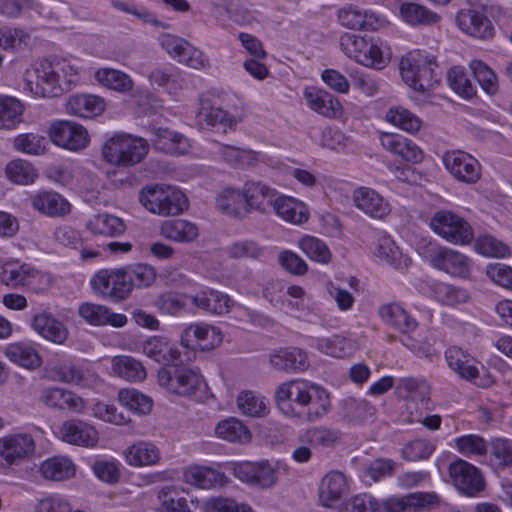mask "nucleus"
<instances>
[{"label":"nucleus","instance_id":"12","mask_svg":"<svg viewBox=\"0 0 512 512\" xmlns=\"http://www.w3.org/2000/svg\"><path fill=\"white\" fill-rule=\"evenodd\" d=\"M430 261L438 269L451 277L468 279L472 274L471 259L451 248H440L430 255Z\"/></svg>","mask_w":512,"mask_h":512},{"label":"nucleus","instance_id":"22","mask_svg":"<svg viewBox=\"0 0 512 512\" xmlns=\"http://www.w3.org/2000/svg\"><path fill=\"white\" fill-rule=\"evenodd\" d=\"M40 401L47 407L57 410L81 412L84 408V401L80 396L60 387L44 388L40 394Z\"/></svg>","mask_w":512,"mask_h":512},{"label":"nucleus","instance_id":"23","mask_svg":"<svg viewBox=\"0 0 512 512\" xmlns=\"http://www.w3.org/2000/svg\"><path fill=\"white\" fill-rule=\"evenodd\" d=\"M304 98L307 106L322 116L336 118L341 114V103L324 89L308 87L304 91Z\"/></svg>","mask_w":512,"mask_h":512},{"label":"nucleus","instance_id":"38","mask_svg":"<svg viewBox=\"0 0 512 512\" xmlns=\"http://www.w3.org/2000/svg\"><path fill=\"white\" fill-rule=\"evenodd\" d=\"M143 353L150 359L167 367L180 358L178 349L163 337L154 336L147 339L142 346Z\"/></svg>","mask_w":512,"mask_h":512},{"label":"nucleus","instance_id":"18","mask_svg":"<svg viewBox=\"0 0 512 512\" xmlns=\"http://www.w3.org/2000/svg\"><path fill=\"white\" fill-rule=\"evenodd\" d=\"M456 22L463 32L478 39H489L494 34L492 22L486 15L473 9L459 11Z\"/></svg>","mask_w":512,"mask_h":512},{"label":"nucleus","instance_id":"16","mask_svg":"<svg viewBox=\"0 0 512 512\" xmlns=\"http://www.w3.org/2000/svg\"><path fill=\"white\" fill-rule=\"evenodd\" d=\"M30 325L36 334L55 344H64L69 336L64 323L46 311L35 313L31 318Z\"/></svg>","mask_w":512,"mask_h":512},{"label":"nucleus","instance_id":"3","mask_svg":"<svg viewBox=\"0 0 512 512\" xmlns=\"http://www.w3.org/2000/svg\"><path fill=\"white\" fill-rule=\"evenodd\" d=\"M435 57L420 51L409 53L400 61V72L404 82L413 90L425 93L438 83Z\"/></svg>","mask_w":512,"mask_h":512},{"label":"nucleus","instance_id":"57","mask_svg":"<svg viewBox=\"0 0 512 512\" xmlns=\"http://www.w3.org/2000/svg\"><path fill=\"white\" fill-rule=\"evenodd\" d=\"M119 402L129 410L138 414L150 413L153 401L134 388H124L118 393Z\"/></svg>","mask_w":512,"mask_h":512},{"label":"nucleus","instance_id":"48","mask_svg":"<svg viewBox=\"0 0 512 512\" xmlns=\"http://www.w3.org/2000/svg\"><path fill=\"white\" fill-rule=\"evenodd\" d=\"M96 81L102 86L121 94L132 91L134 82L123 71L112 68H101L95 72Z\"/></svg>","mask_w":512,"mask_h":512},{"label":"nucleus","instance_id":"46","mask_svg":"<svg viewBox=\"0 0 512 512\" xmlns=\"http://www.w3.org/2000/svg\"><path fill=\"white\" fill-rule=\"evenodd\" d=\"M218 438L232 442L245 444L251 440V432L239 419L230 417L220 421L215 427Z\"/></svg>","mask_w":512,"mask_h":512},{"label":"nucleus","instance_id":"49","mask_svg":"<svg viewBox=\"0 0 512 512\" xmlns=\"http://www.w3.org/2000/svg\"><path fill=\"white\" fill-rule=\"evenodd\" d=\"M185 479L191 485L201 489H210L222 486L225 483V475L217 470L194 466L188 468L184 473Z\"/></svg>","mask_w":512,"mask_h":512},{"label":"nucleus","instance_id":"30","mask_svg":"<svg viewBox=\"0 0 512 512\" xmlns=\"http://www.w3.org/2000/svg\"><path fill=\"white\" fill-rule=\"evenodd\" d=\"M347 490L346 476L338 471L328 472L319 485V501L324 507H332Z\"/></svg>","mask_w":512,"mask_h":512},{"label":"nucleus","instance_id":"56","mask_svg":"<svg viewBox=\"0 0 512 512\" xmlns=\"http://www.w3.org/2000/svg\"><path fill=\"white\" fill-rule=\"evenodd\" d=\"M387 122L408 132L415 133L420 130L422 121L408 109L402 106L391 107L385 115Z\"/></svg>","mask_w":512,"mask_h":512},{"label":"nucleus","instance_id":"47","mask_svg":"<svg viewBox=\"0 0 512 512\" xmlns=\"http://www.w3.org/2000/svg\"><path fill=\"white\" fill-rule=\"evenodd\" d=\"M271 210L293 224H301L308 220V211L304 204L290 197L277 196Z\"/></svg>","mask_w":512,"mask_h":512},{"label":"nucleus","instance_id":"15","mask_svg":"<svg viewBox=\"0 0 512 512\" xmlns=\"http://www.w3.org/2000/svg\"><path fill=\"white\" fill-rule=\"evenodd\" d=\"M34 451L35 441L29 433H14L0 438V456L8 464L21 461Z\"/></svg>","mask_w":512,"mask_h":512},{"label":"nucleus","instance_id":"55","mask_svg":"<svg viewBox=\"0 0 512 512\" xmlns=\"http://www.w3.org/2000/svg\"><path fill=\"white\" fill-rule=\"evenodd\" d=\"M31 40V35L19 27L0 28V48L7 52H17L26 48Z\"/></svg>","mask_w":512,"mask_h":512},{"label":"nucleus","instance_id":"34","mask_svg":"<svg viewBox=\"0 0 512 512\" xmlns=\"http://www.w3.org/2000/svg\"><path fill=\"white\" fill-rule=\"evenodd\" d=\"M270 363L275 369L286 372H301L309 366L307 354L300 348L277 350L270 355Z\"/></svg>","mask_w":512,"mask_h":512},{"label":"nucleus","instance_id":"24","mask_svg":"<svg viewBox=\"0 0 512 512\" xmlns=\"http://www.w3.org/2000/svg\"><path fill=\"white\" fill-rule=\"evenodd\" d=\"M247 212L257 210L261 213L269 212L278 196L275 189L261 182H247L244 185Z\"/></svg>","mask_w":512,"mask_h":512},{"label":"nucleus","instance_id":"59","mask_svg":"<svg viewBox=\"0 0 512 512\" xmlns=\"http://www.w3.org/2000/svg\"><path fill=\"white\" fill-rule=\"evenodd\" d=\"M457 451L465 457H482L488 453L486 440L477 434H467L455 439Z\"/></svg>","mask_w":512,"mask_h":512},{"label":"nucleus","instance_id":"29","mask_svg":"<svg viewBox=\"0 0 512 512\" xmlns=\"http://www.w3.org/2000/svg\"><path fill=\"white\" fill-rule=\"evenodd\" d=\"M379 315L386 325L403 334L413 332L418 326L416 319L395 302L381 306Z\"/></svg>","mask_w":512,"mask_h":512},{"label":"nucleus","instance_id":"37","mask_svg":"<svg viewBox=\"0 0 512 512\" xmlns=\"http://www.w3.org/2000/svg\"><path fill=\"white\" fill-rule=\"evenodd\" d=\"M105 110V100L91 94H77L70 96L66 103L68 114L82 118H91Z\"/></svg>","mask_w":512,"mask_h":512},{"label":"nucleus","instance_id":"54","mask_svg":"<svg viewBox=\"0 0 512 512\" xmlns=\"http://www.w3.org/2000/svg\"><path fill=\"white\" fill-rule=\"evenodd\" d=\"M240 412L250 417H264L268 414V400L253 391H242L237 397Z\"/></svg>","mask_w":512,"mask_h":512},{"label":"nucleus","instance_id":"53","mask_svg":"<svg viewBox=\"0 0 512 512\" xmlns=\"http://www.w3.org/2000/svg\"><path fill=\"white\" fill-rule=\"evenodd\" d=\"M375 408L365 399L346 398L341 401L340 414L349 422L360 423L371 418Z\"/></svg>","mask_w":512,"mask_h":512},{"label":"nucleus","instance_id":"40","mask_svg":"<svg viewBox=\"0 0 512 512\" xmlns=\"http://www.w3.org/2000/svg\"><path fill=\"white\" fill-rule=\"evenodd\" d=\"M219 159L235 168L254 166L258 162V153L236 146L219 144L214 152Z\"/></svg>","mask_w":512,"mask_h":512},{"label":"nucleus","instance_id":"60","mask_svg":"<svg viewBox=\"0 0 512 512\" xmlns=\"http://www.w3.org/2000/svg\"><path fill=\"white\" fill-rule=\"evenodd\" d=\"M7 177L16 184H32L38 177L37 170L25 160L17 159L7 164L5 169Z\"/></svg>","mask_w":512,"mask_h":512},{"label":"nucleus","instance_id":"4","mask_svg":"<svg viewBox=\"0 0 512 512\" xmlns=\"http://www.w3.org/2000/svg\"><path fill=\"white\" fill-rule=\"evenodd\" d=\"M158 383L179 396H191L206 386L199 370L181 363L180 359L158 371Z\"/></svg>","mask_w":512,"mask_h":512},{"label":"nucleus","instance_id":"39","mask_svg":"<svg viewBox=\"0 0 512 512\" xmlns=\"http://www.w3.org/2000/svg\"><path fill=\"white\" fill-rule=\"evenodd\" d=\"M399 16L403 22L414 27L433 25L440 20V16L426 6L407 1L399 4Z\"/></svg>","mask_w":512,"mask_h":512},{"label":"nucleus","instance_id":"62","mask_svg":"<svg viewBox=\"0 0 512 512\" xmlns=\"http://www.w3.org/2000/svg\"><path fill=\"white\" fill-rule=\"evenodd\" d=\"M469 67L474 78L487 94L494 95L498 91L497 75L489 66L480 60H472Z\"/></svg>","mask_w":512,"mask_h":512},{"label":"nucleus","instance_id":"45","mask_svg":"<svg viewBox=\"0 0 512 512\" xmlns=\"http://www.w3.org/2000/svg\"><path fill=\"white\" fill-rule=\"evenodd\" d=\"M40 472L45 479L64 481L75 475L76 468L67 457L54 456L41 463Z\"/></svg>","mask_w":512,"mask_h":512},{"label":"nucleus","instance_id":"32","mask_svg":"<svg viewBox=\"0 0 512 512\" xmlns=\"http://www.w3.org/2000/svg\"><path fill=\"white\" fill-rule=\"evenodd\" d=\"M85 228L95 236L118 237L125 233L126 224L120 217L104 212L92 215Z\"/></svg>","mask_w":512,"mask_h":512},{"label":"nucleus","instance_id":"20","mask_svg":"<svg viewBox=\"0 0 512 512\" xmlns=\"http://www.w3.org/2000/svg\"><path fill=\"white\" fill-rule=\"evenodd\" d=\"M30 201L36 211L49 217H64L71 211L68 200L55 191H40Z\"/></svg>","mask_w":512,"mask_h":512},{"label":"nucleus","instance_id":"52","mask_svg":"<svg viewBox=\"0 0 512 512\" xmlns=\"http://www.w3.org/2000/svg\"><path fill=\"white\" fill-rule=\"evenodd\" d=\"M315 348L323 354L335 358H344L353 351L352 342L342 335L318 337L314 339Z\"/></svg>","mask_w":512,"mask_h":512},{"label":"nucleus","instance_id":"35","mask_svg":"<svg viewBox=\"0 0 512 512\" xmlns=\"http://www.w3.org/2000/svg\"><path fill=\"white\" fill-rule=\"evenodd\" d=\"M192 335L196 338L198 346L203 351L214 349L222 342L220 329L209 324L198 323L190 325L181 336V344L189 348L188 338Z\"/></svg>","mask_w":512,"mask_h":512},{"label":"nucleus","instance_id":"63","mask_svg":"<svg viewBox=\"0 0 512 512\" xmlns=\"http://www.w3.org/2000/svg\"><path fill=\"white\" fill-rule=\"evenodd\" d=\"M340 438L338 431L326 427H314L308 429L300 438V441L313 447H332Z\"/></svg>","mask_w":512,"mask_h":512},{"label":"nucleus","instance_id":"19","mask_svg":"<svg viewBox=\"0 0 512 512\" xmlns=\"http://www.w3.org/2000/svg\"><path fill=\"white\" fill-rule=\"evenodd\" d=\"M380 143L382 147L410 163H420L423 159V152L418 145L400 134L381 133Z\"/></svg>","mask_w":512,"mask_h":512},{"label":"nucleus","instance_id":"2","mask_svg":"<svg viewBox=\"0 0 512 512\" xmlns=\"http://www.w3.org/2000/svg\"><path fill=\"white\" fill-rule=\"evenodd\" d=\"M36 87L34 93L40 97H58L75 81L76 71L62 62L41 61L35 68Z\"/></svg>","mask_w":512,"mask_h":512},{"label":"nucleus","instance_id":"64","mask_svg":"<svg viewBox=\"0 0 512 512\" xmlns=\"http://www.w3.org/2000/svg\"><path fill=\"white\" fill-rule=\"evenodd\" d=\"M301 250L313 261L327 264L331 261L332 254L328 246L322 240L305 236L299 240Z\"/></svg>","mask_w":512,"mask_h":512},{"label":"nucleus","instance_id":"5","mask_svg":"<svg viewBox=\"0 0 512 512\" xmlns=\"http://www.w3.org/2000/svg\"><path fill=\"white\" fill-rule=\"evenodd\" d=\"M140 201L150 212L163 216L180 214L188 207L185 194L173 186L148 188L141 193Z\"/></svg>","mask_w":512,"mask_h":512},{"label":"nucleus","instance_id":"44","mask_svg":"<svg viewBox=\"0 0 512 512\" xmlns=\"http://www.w3.org/2000/svg\"><path fill=\"white\" fill-rule=\"evenodd\" d=\"M6 357L27 369H35L41 365V358L36 349L28 342H15L5 348Z\"/></svg>","mask_w":512,"mask_h":512},{"label":"nucleus","instance_id":"31","mask_svg":"<svg viewBox=\"0 0 512 512\" xmlns=\"http://www.w3.org/2000/svg\"><path fill=\"white\" fill-rule=\"evenodd\" d=\"M151 141L156 150L171 155H183L190 148L189 140L184 135L166 128L154 130Z\"/></svg>","mask_w":512,"mask_h":512},{"label":"nucleus","instance_id":"21","mask_svg":"<svg viewBox=\"0 0 512 512\" xmlns=\"http://www.w3.org/2000/svg\"><path fill=\"white\" fill-rule=\"evenodd\" d=\"M189 299L198 309L214 315L228 313L233 303L227 294L211 288L199 290Z\"/></svg>","mask_w":512,"mask_h":512},{"label":"nucleus","instance_id":"13","mask_svg":"<svg viewBox=\"0 0 512 512\" xmlns=\"http://www.w3.org/2000/svg\"><path fill=\"white\" fill-rule=\"evenodd\" d=\"M310 384L307 380H292L279 385L275 391V401L279 409L289 417L301 418L302 413L297 412L292 403L304 406Z\"/></svg>","mask_w":512,"mask_h":512},{"label":"nucleus","instance_id":"50","mask_svg":"<svg viewBox=\"0 0 512 512\" xmlns=\"http://www.w3.org/2000/svg\"><path fill=\"white\" fill-rule=\"evenodd\" d=\"M25 107L12 96L0 95V129L12 130L22 122Z\"/></svg>","mask_w":512,"mask_h":512},{"label":"nucleus","instance_id":"7","mask_svg":"<svg viewBox=\"0 0 512 512\" xmlns=\"http://www.w3.org/2000/svg\"><path fill=\"white\" fill-rule=\"evenodd\" d=\"M125 268L100 270L91 279L92 288L103 298L114 302L125 300L131 294Z\"/></svg>","mask_w":512,"mask_h":512},{"label":"nucleus","instance_id":"58","mask_svg":"<svg viewBox=\"0 0 512 512\" xmlns=\"http://www.w3.org/2000/svg\"><path fill=\"white\" fill-rule=\"evenodd\" d=\"M39 272L30 264L7 265L2 273V279L8 285L25 286L30 285L31 280L38 276Z\"/></svg>","mask_w":512,"mask_h":512},{"label":"nucleus","instance_id":"1","mask_svg":"<svg viewBox=\"0 0 512 512\" xmlns=\"http://www.w3.org/2000/svg\"><path fill=\"white\" fill-rule=\"evenodd\" d=\"M149 150L142 137L121 133L109 138L102 147L103 158L118 167H129L140 163Z\"/></svg>","mask_w":512,"mask_h":512},{"label":"nucleus","instance_id":"28","mask_svg":"<svg viewBox=\"0 0 512 512\" xmlns=\"http://www.w3.org/2000/svg\"><path fill=\"white\" fill-rule=\"evenodd\" d=\"M60 435L63 441L79 446H94L98 441L95 428L81 420L65 421L60 427Z\"/></svg>","mask_w":512,"mask_h":512},{"label":"nucleus","instance_id":"17","mask_svg":"<svg viewBox=\"0 0 512 512\" xmlns=\"http://www.w3.org/2000/svg\"><path fill=\"white\" fill-rule=\"evenodd\" d=\"M355 206L374 219H384L390 214L389 203L374 189L359 187L353 192Z\"/></svg>","mask_w":512,"mask_h":512},{"label":"nucleus","instance_id":"61","mask_svg":"<svg viewBox=\"0 0 512 512\" xmlns=\"http://www.w3.org/2000/svg\"><path fill=\"white\" fill-rule=\"evenodd\" d=\"M131 290L133 287L142 289L150 287L156 281V270L153 266L138 263L125 267Z\"/></svg>","mask_w":512,"mask_h":512},{"label":"nucleus","instance_id":"36","mask_svg":"<svg viewBox=\"0 0 512 512\" xmlns=\"http://www.w3.org/2000/svg\"><path fill=\"white\" fill-rule=\"evenodd\" d=\"M438 497L432 493H412L403 497H393L384 502L386 512H415L420 508L437 503Z\"/></svg>","mask_w":512,"mask_h":512},{"label":"nucleus","instance_id":"6","mask_svg":"<svg viewBox=\"0 0 512 512\" xmlns=\"http://www.w3.org/2000/svg\"><path fill=\"white\" fill-rule=\"evenodd\" d=\"M430 228L439 237L454 245H467L474 239L472 226L449 210H439L430 219Z\"/></svg>","mask_w":512,"mask_h":512},{"label":"nucleus","instance_id":"9","mask_svg":"<svg viewBox=\"0 0 512 512\" xmlns=\"http://www.w3.org/2000/svg\"><path fill=\"white\" fill-rule=\"evenodd\" d=\"M442 162L447 171L459 182L474 184L481 177L479 161L465 151H446L442 156Z\"/></svg>","mask_w":512,"mask_h":512},{"label":"nucleus","instance_id":"14","mask_svg":"<svg viewBox=\"0 0 512 512\" xmlns=\"http://www.w3.org/2000/svg\"><path fill=\"white\" fill-rule=\"evenodd\" d=\"M234 475L240 481L259 488H270L277 482L276 470L267 461L240 463L234 467Z\"/></svg>","mask_w":512,"mask_h":512},{"label":"nucleus","instance_id":"26","mask_svg":"<svg viewBox=\"0 0 512 512\" xmlns=\"http://www.w3.org/2000/svg\"><path fill=\"white\" fill-rule=\"evenodd\" d=\"M79 315L89 324L95 326L110 325L120 328L126 325L124 314L114 313L109 308L92 303H84L79 307Z\"/></svg>","mask_w":512,"mask_h":512},{"label":"nucleus","instance_id":"25","mask_svg":"<svg viewBox=\"0 0 512 512\" xmlns=\"http://www.w3.org/2000/svg\"><path fill=\"white\" fill-rule=\"evenodd\" d=\"M125 462L132 467L153 466L161 460L160 449L150 441L140 440L123 451Z\"/></svg>","mask_w":512,"mask_h":512},{"label":"nucleus","instance_id":"11","mask_svg":"<svg viewBox=\"0 0 512 512\" xmlns=\"http://www.w3.org/2000/svg\"><path fill=\"white\" fill-rule=\"evenodd\" d=\"M51 141L64 149L78 151L85 148L89 142L87 130L80 124L68 121H54L49 128Z\"/></svg>","mask_w":512,"mask_h":512},{"label":"nucleus","instance_id":"51","mask_svg":"<svg viewBox=\"0 0 512 512\" xmlns=\"http://www.w3.org/2000/svg\"><path fill=\"white\" fill-rule=\"evenodd\" d=\"M489 465L496 472L504 471L512 466V441L496 438L490 442Z\"/></svg>","mask_w":512,"mask_h":512},{"label":"nucleus","instance_id":"8","mask_svg":"<svg viewBox=\"0 0 512 512\" xmlns=\"http://www.w3.org/2000/svg\"><path fill=\"white\" fill-rule=\"evenodd\" d=\"M448 366L462 379L472 382L481 388H489L493 385L494 379L485 371L480 375L476 366V360L463 351L460 347L452 346L445 352Z\"/></svg>","mask_w":512,"mask_h":512},{"label":"nucleus","instance_id":"10","mask_svg":"<svg viewBox=\"0 0 512 512\" xmlns=\"http://www.w3.org/2000/svg\"><path fill=\"white\" fill-rule=\"evenodd\" d=\"M449 475L455 487L464 495L477 496L485 489V479L481 471L463 459H456L449 465Z\"/></svg>","mask_w":512,"mask_h":512},{"label":"nucleus","instance_id":"27","mask_svg":"<svg viewBox=\"0 0 512 512\" xmlns=\"http://www.w3.org/2000/svg\"><path fill=\"white\" fill-rule=\"evenodd\" d=\"M378 261L395 270L404 271L411 264V259L404 255L395 241L387 234H382L374 252Z\"/></svg>","mask_w":512,"mask_h":512},{"label":"nucleus","instance_id":"41","mask_svg":"<svg viewBox=\"0 0 512 512\" xmlns=\"http://www.w3.org/2000/svg\"><path fill=\"white\" fill-rule=\"evenodd\" d=\"M112 373L128 382H139L146 378L142 363L131 356L119 355L111 360Z\"/></svg>","mask_w":512,"mask_h":512},{"label":"nucleus","instance_id":"43","mask_svg":"<svg viewBox=\"0 0 512 512\" xmlns=\"http://www.w3.org/2000/svg\"><path fill=\"white\" fill-rule=\"evenodd\" d=\"M160 233L166 239L176 242H191L198 236V227L184 219H172L161 224Z\"/></svg>","mask_w":512,"mask_h":512},{"label":"nucleus","instance_id":"42","mask_svg":"<svg viewBox=\"0 0 512 512\" xmlns=\"http://www.w3.org/2000/svg\"><path fill=\"white\" fill-rule=\"evenodd\" d=\"M216 205L221 212L229 216L240 218L248 214L244 189L242 191L233 188L224 189L218 195Z\"/></svg>","mask_w":512,"mask_h":512},{"label":"nucleus","instance_id":"33","mask_svg":"<svg viewBox=\"0 0 512 512\" xmlns=\"http://www.w3.org/2000/svg\"><path fill=\"white\" fill-rule=\"evenodd\" d=\"M306 397L303 407H307V411L302 413L301 418L308 422H315L328 413L331 404L329 394L325 388L311 382Z\"/></svg>","mask_w":512,"mask_h":512}]
</instances>
